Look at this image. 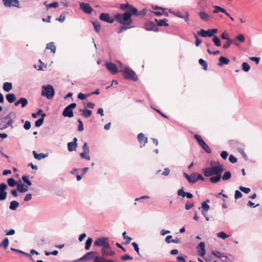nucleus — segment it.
Listing matches in <instances>:
<instances>
[{"label": "nucleus", "instance_id": "f257e3e1", "mask_svg": "<svg viewBox=\"0 0 262 262\" xmlns=\"http://www.w3.org/2000/svg\"><path fill=\"white\" fill-rule=\"evenodd\" d=\"M115 20L121 25L129 26H132L131 25L133 23L132 18H130V15L125 12L123 14L120 13L116 14L115 15Z\"/></svg>", "mask_w": 262, "mask_h": 262}, {"label": "nucleus", "instance_id": "f03ea898", "mask_svg": "<svg viewBox=\"0 0 262 262\" xmlns=\"http://www.w3.org/2000/svg\"><path fill=\"white\" fill-rule=\"evenodd\" d=\"M122 73L125 79L130 80L133 81H137L138 79V77L136 73L129 67H125L122 71Z\"/></svg>", "mask_w": 262, "mask_h": 262}, {"label": "nucleus", "instance_id": "7ed1b4c3", "mask_svg": "<svg viewBox=\"0 0 262 262\" xmlns=\"http://www.w3.org/2000/svg\"><path fill=\"white\" fill-rule=\"evenodd\" d=\"M194 138L198 142L199 145L207 154H210L211 152V149L210 148L209 146L206 144V143L204 141V140L202 139L200 135L195 134L194 135Z\"/></svg>", "mask_w": 262, "mask_h": 262}, {"label": "nucleus", "instance_id": "20e7f679", "mask_svg": "<svg viewBox=\"0 0 262 262\" xmlns=\"http://www.w3.org/2000/svg\"><path fill=\"white\" fill-rule=\"evenodd\" d=\"M15 115L14 112H11L8 115L2 118V122L6 123V124L3 125L2 126V128H6L9 126H11L12 128L13 127L12 124L13 123L14 121L12 118V116H15Z\"/></svg>", "mask_w": 262, "mask_h": 262}, {"label": "nucleus", "instance_id": "39448f33", "mask_svg": "<svg viewBox=\"0 0 262 262\" xmlns=\"http://www.w3.org/2000/svg\"><path fill=\"white\" fill-rule=\"evenodd\" d=\"M120 8L122 10H126L125 13H128L130 15V18H132L133 15L134 6L133 5H130L128 3L126 4H121L120 5Z\"/></svg>", "mask_w": 262, "mask_h": 262}, {"label": "nucleus", "instance_id": "423d86ee", "mask_svg": "<svg viewBox=\"0 0 262 262\" xmlns=\"http://www.w3.org/2000/svg\"><path fill=\"white\" fill-rule=\"evenodd\" d=\"M144 29L148 31H154L157 32L159 31V28L155 23L149 21L146 22L144 25Z\"/></svg>", "mask_w": 262, "mask_h": 262}, {"label": "nucleus", "instance_id": "0eeeda50", "mask_svg": "<svg viewBox=\"0 0 262 262\" xmlns=\"http://www.w3.org/2000/svg\"><path fill=\"white\" fill-rule=\"evenodd\" d=\"M99 19L103 21L112 24L115 21V16L111 17L108 13H101L99 17Z\"/></svg>", "mask_w": 262, "mask_h": 262}, {"label": "nucleus", "instance_id": "6e6552de", "mask_svg": "<svg viewBox=\"0 0 262 262\" xmlns=\"http://www.w3.org/2000/svg\"><path fill=\"white\" fill-rule=\"evenodd\" d=\"M216 164L215 166L211 167L212 170L213 175L214 174H220L222 175V173L224 171L223 166L220 164L219 162H216Z\"/></svg>", "mask_w": 262, "mask_h": 262}, {"label": "nucleus", "instance_id": "1a4fd4ad", "mask_svg": "<svg viewBox=\"0 0 262 262\" xmlns=\"http://www.w3.org/2000/svg\"><path fill=\"white\" fill-rule=\"evenodd\" d=\"M8 188L6 184L2 183L0 184V201H4L7 197V192L6 189Z\"/></svg>", "mask_w": 262, "mask_h": 262}, {"label": "nucleus", "instance_id": "9d476101", "mask_svg": "<svg viewBox=\"0 0 262 262\" xmlns=\"http://www.w3.org/2000/svg\"><path fill=\"white\" fill-rule=\"evenodd\" d=\"M80 8L83 12L90 14L93 11V9L89 3H81L80 4Z\"/></svg>", "mask_w": 262, "mask_h": 262}, {"label": "nucleus", "instance_id": "9b49d317", "mask_svg": "<svg viewBox=\"0 0 262 262\" xmlns=\"http://www.w3.org/2000/svg\"><path fill=\"white\" fill-rule=\"evenodd\" d=\"M106 68L107 70L111 72L112 74H115L118 73V68L117 65L112 62H106L105 63Z\"/></svg>", "mask_w": 262, "mask_h": 262}, {"label": "nucleus", "instance_id": "f8f14e48", "mask_svg": "<svg viewBox=\"0 0 262 262\" xmlns=\"http://www.w3.org/2000/svg\"><path fill=\"white\" fill-rule=\"evenodd\" d=\"M4 5L6 7H16L20 8L19 2L18 0H3Z\"/></svg>", "mask_w": 262, "mask_h": 262}, {"label": "nucleus", "instance_id": "ddd939ff", "mask_svg": "<svg viewBox=\"0 0 262 262\" xmlns=\"http://www.w3.org/2000/svg\"><path fill=\"white\" fill-rule=\"evenodd\" d=\"M198 249V252L199 253V255L200 256H203L205 255L206 253L205 250V244L203 242H201L196 247Z\"/></svg>", "mask_w": 262, "mask_h": 262}, {"label": "nucleus", "instance_id": "4468645a", "mask_svg": "<svg viewBox=\"0 0 262 262\" xmlns=\"http://www.w3.org/2000/svg\"><path fill=\"white\" fill-rule=\"evenodd\" d=\"M211 254L219 258H221L223 261H226L228 258L225 253L220 251H212Z\"/></svg>", "mask_w": 262, "mask_h": 262}, {"label": "nucleus", "instance_id": "2eb2a0df", "mask_svg": "<svg viewBox=\"0 0 262 262\" xmlns=\"http://www.w3.org/2000/svg\"><path fill=\"white\" fill-rule=\"evenodd\" d=\"M133 16L136 17H143L145 15L146 10L145 9H142L141 10L139 11L138 9L136 7H134L133 8Z\"/></svg>", "mask_w": 262, "mask_h": 262}, {"label": "nucleus", "instance_id": "dca6fc26", "mask_svg": "<svg viewBox=\"0 0 262 262\" xmlns=\"http://www.w3.org/2000/svg\"><path fill=\"white\" fill-rule=\"evenodd\" d=\"M178 195L182 196L183 198L186 197L187 199H191L193 197V194L188 192H185L183 190V187L179 189L178 191Z\"/></svg>", "mask_w": 262, "mask_h": 262}, {"label": "nucleus", "instance_id": "f3484780", "mask_svg": "<svg viewBox=\"0 0 262 262\" xmlns=\"http://www.w3.org/2000/svg\"><path fill=\"white\" fill-rule=\"evenodd\" d=\"M108 238L106 237L102 236L97 238L94 243V245L98 247H102L105 241H108Z\"/></svg>", "mask_w": 262, "mask_h": 262}, {"label": "nucleus", "instance_id": "a211bd4d", "mask_svg": "<svg viewBox=\"0 0 262 262\" xmlns=\"http://www.w3.org/2000/svg\"><path fill=\"white\" fill-rule=\"evenodd\" d=\"M32 153L34 158L37 160H41L49 156L48 152L37 154L35 150H33Z\"/></svg>", "mask_w": 262, "mask_h": 262}, {"label": "nucleus", "instance_id": "6ab92c4d", "mask_svg": "<svg viewBox=\"0 0 262 262\" xmlns=\"http://www.w3.org/2000/svg\"><path fill=\"white\" fill-rule=\"evenodd\" d=\"M62 115L65 117L72 118L74 116L73 111L66 106L63 111Z\"/></svg>", "mask_w": 262, "mask_h": 262}, {"label": "nucleus", "instance_id": "aec40b11", "mask_svg": "<svg viewBox=\"0 0 262 262\" xmlns=\"http://www.w3.org/2000/svg\"><path fill=\"white\" fill-rule=\"evenodd\" d=\"M197 33L198 35H199L203 37H212L210 29H208L207 30H205L204 29H201L199 31H198Z\"/></svg>", "mask_w": 262, "mask_h": 262}, {"label": "nucleus", "instance_id": "412c9836", "mask_svg": "<svg viewBox=\"0 0 262 262\" xmlns=\"http://www.w3.org/2000/svg\"><path fill=\"white\" fill-rule=\"evenodd\" d=\"M138 139L141 144L143 143V145L140 146L141 147L144 146L147 143L148 139L147 137H145L143 133H140L138 135Z\"/></svg>", "mask_w": 262, "mask_h": 262}, {"label": "nucleus", "instance_id": "4be33fe9", "mask_svg": "<svg viewBox=\"0 0 262 262\" xmlns=\"http://www.w3.org/2000/svg\"><path fill=\"white\" fill-rule=\"evenodd\" d=\"M198 15L200 19L204 21H208L210 19V16L204 11H200Z\"/></svg>", "mask_w": 262, "mask_h": 262}, {"label": "nucleus", "instance_id": "5701e85b", "mask_svg": "<svg viewBox=\"0 0 262 262\" xmlns=\"http://www.w3.org/2000/svg\"><path fill=\"white\" fill-rule=\"evenodd\" d=\"M79 111L81 112V115L86 118H89L92 114V111L86 108L80 109Z\"/></svg>", "mask_w": 262, "mask_h": 262}, {"label": "nucleus", "instance_id": "b1692460", "mask_svg": "<svg viewBox=\"0 0 262 262\" xmlns=\"http://www.w3.org/2000/svg\"><path fill=\"white\" fill-rule=\"evenodd\" d=\"M230 62V60L224 57V56H221L219 58V62L217 63L219 66H222L224 64H228Z\"/></svg>", "mask_w": 262, "mask_h": 262}, {"label": "nucleus", "instance_id": "393cba45", "mask_svg": "<svg viewBox=\"0 0 262 262\" xmlns=\"http://www.w3.org/2000/svg\"><path fill=\"white\" fill-rule=\"evenodd\" d=\"M42 89L41 95L46 96L48 99H49V84L43 85Z\"/></svg>", "mask_w": 262, "mask_h": 262}, {"label": "nucleus", "instance_id": "a878e982", "mask_svg": "<svg viewBox=\"0 0 262 262\" xmlns=\"http://www.w3.org/2000/svg\"><path fill=\"white\" fill-rule=\"evenodd\" d=\"M214 175H215L214 176H212V177H210L209 180L211 183L215 184L220 181L221 178H222V175H220V174H214Z\"/></svg>", "mask_w": 262, "mask_h": 262}, {"label": "nucleus", "instance_id": "bb28decb", "mask_svg": "<svg viewBox=\"0 0 262 262\" xmlns=\"http://www.w3.org/2000/svg\"><path fill=\"white\" fill-rule=\"evenodd\" d=\"M203 173L204 175L206 177H210L213 176V173L212 172V170L211 169V167H207L203 169Z\"/></svg>", "mask_w": 262, "mask_h": 262}, {"label": "nucleus", "instance_id": "cd10ccee", "mask_svg": "<svg viewBox=\"0 0 262 262\" xmlns=\"http://www.w3.org/2000/svg\"><path fill=\"white\" fill-rule=\"evenodd\" d=\"M101 252L102 256L104 258V257H107L110 256H113L115 254V252L113 251H107V250H104L103 249H101Z\"/></svg>", "mask_w": 262, "mask_h": 262}, {"label": "nucleus", "instance_id": "c85d7f7f", "mask_svg": "<svg viewBox=\"0 0 262 262\" xmlns=\"http://www.w3.org/2000/svg\"><path fill=\"white\" fill-rule=\"evenodd\" d=\"M6 98L7 100L11 103L14 102L16 100L15 95L13 93L8 94L6 95Z\"/></svg>", "mask_w": 262, "mask_h": 262}, {"label": "nucleus", "instance_id": "c756f323", "mask_svg": "<svg viewBox=\"0 0 262 262\" xmlns=\"http://www.w3.org/2000/svg\"><path fill=\"white\" fill-rule=\"evenodd\" d=\"M17 190L21 193L25 192L28 191V187L27 185H25L24 184L17 185Z\"/></svg>", "mask_w": 262, "mask_h": 262}, {"label": "nucleus", "instance_id": "7c9ffc66", "mask_svg": "<svg viewBox=\"0 0 262 262\" xmlns=\"http://www.w3.org/2000/svg\"><path fill=\"white\" fill-rule=\"evenodd\" d=\"M12 88V84L11 82H5L3 84V90L5 92H9Z\"/></svg>", "mask_w": 262, "mask_h": 262}, {"label": "nucleus", "instance_id": "2f4dec72", "mask_svg": "<svg viewBox=\"0 0 262 262\" xmlns=\"http://www.w3.org/2000/svg\"><path fill=\"white\" fill-rule=\"evenodd\" d=\"M19 206V203L16 201H12L10 202L9 209L11 210H16Z\"/></svg>", "mask_w": 262, "mask_h": 262}, {"label": "nucleus", "instance_id": "473e14b6", "mask_svg": "<svg viewBox=\"0 0 262 262\" xmlns=\"http://www.w3.org/2000/svg\"><path fill=\"white\" fill-rule=\"evenodd\" d=\"M77 147V144H76L72 142L68 143V149L69 151L76 150Z\"/></svg>", "mask_w": 262, "mask_h": 262}, {"label": "nucleus", "instance_id": "72a5a7b5", "mask_svg": "<svg viewBox=\"0 0 262 262\" xmlns=\"http://www.w3.org/2000/svg\"><path fill=\"white\" fill-rule=\"evenodd\" d=\"M96 253L95 252H94V251H90V252H89L88 253H86L85 254H84L83 256H84V258H85L86 259V260H88V259H91L92 258H94V254H96Z\"/></svg>", "mask_w": 262, "mask_h": 262}, {"label": "nucleus", "instance_id": "f704fd0d", "mask_svg": "<svg viewBox=\"0 0 262 262\" xmlns=\"http://www.w3.org/2000/svg\"><path fill=\"white\" fill-rule=\"evenodd\" d=\"M104 258L103 257H101L99 256H96L94 257V262H114V260L112 259H106V261H103L100 260H104Z\"/></svg>", "mask_w": 262, "mask_h": 262}, {"label": "nucleus", "instance_id": "c9c22d12", "mask_svg": "<svg viewBox=\"0 0 262 262\" xmlns=\"http://www.w3.org/2000/svg\"><path fill=\"white\" fill-rule=\"evenodd\" d=\"M197 173L193 172L190 174V179L188 181V182L192 184L195 183L196 181Z\"/></svg>", "mask_w": 262, "mask_h": 262}, {"label": "nucleus", "instance_id": "e433bc0d", "mask_svg": "<svg viewBox=\"0 0 262 262\" xmlns=\"http://www.w3.org/2000/svg\"><path fill=\"white\" fill-rule=\"evenodd\" d=\"M231 177V173L230 171H226L224 172L223 176H222V178L223 180L224 181H227L229 180Z\"/></svg>", "mask_w": 262, "mask_h": 262}, {"label": "nucleus", "instance_id": "4c0bfd02", "mask_svg": "<svg viewBox=\"0 0 262 262\" xmlns=\"http://www.w3.org/2000/svg\"><path fill=\"white\" fill-rule=\"evenodd\" d=\"M168 20L166 18H164L163 19H159V21H158V26H165L168 27L169 24L167 23Z\"/></svg>", "mask_w": 262, "mask_h": 262}, {"label": "nucleus", "instance_id": "58836bf2", "mask_svg": "<svg viewBox=\"0 0 262 262\" xmlns=\"http://www.w3.org/2000/svg\"><path fill=\"white\" fill-rule=\"evenodd\" d=\"M92 24L94 26L95 31L97 33H99L101 30V25L98 21H92Z\"/></svg>", "mask_w": 262, "mask_h": 262}, {"label": "nucleus", "instance_id": "ea45409f", "mask_svg": "<svg viewBox=\"0 0 262 262\" xmlns=\"http://www.w3.org/2000/svg\"><path fill=\"white\" fill-rule=\"evenodd\" d=\"M92 242H93V238L92 237H89L87 239V240L86 241V242H85V248H84L86 250H88L90 249Z\"/></svg>", "mask_w": 262, "mask_h": 262}, {"label": "nucleus", "instance_id": "a19ab883", "mask_svg": "<svg viewBox=\"0 0 262 262\" xmlns=\"http://www.w3.org/2000/svg\"><path fill=\"white\" fill-rule=\"evenodd\" d=\"M212 41L216 47H220L221 46V40L216 35L213 36L212 37Z\"/></svg>", "mask_w": 262, "mask_h": 262}, {"label": "nucleus", "instance_id": "79ce46f5", "mask_svg": "<svg viewBox=\"0 0 262 262\" xmlns=\"http://www.w3.org/2000/svg\"><path fill=\"white\" fill-rule=\"evenodd\" d=\"M201 206H202V212H208V211L210 209V206L209 205H208L207 204H206V202H202Z\"/></svg>", "mask_w": 262, "mask_h": 262}, {"label": "nucleus", "instance_id": "37998d69", "mask_svg": "<svg viewBox=\"0 0 262 262\" xmlns=\"http://www.w3.org/2000/svg\"><path fill=\"white\" fill-rule=\"evenodd\" d=\"M134 26H126V25H123V26H121L119 30H118L117 31V33L118 34H120L121 33L122 31H125V30H126L127 29H130V28H133Z\"/></svg>", "mask_w": 262, "mask_h": 262}, {"label": "nucleus", "instance_id": "c03bdc74", "mask_svg": "<svg viewBox=\"0 0 262 262\" xmlns=\"http://www.w3.org/2000/svg\"><path fill=\"white\" fill-rule=\"evenodd\" d=\"M9 245V239L8 237H6L3 241L2 243L0 244L1 247H4V249L7 248Z\"/></svg>", "mask_w": 262, "mask_h": 262}, {"label": "nucleus", "instance_id": "a18cd8bd", "mask_svg": "<svg viewBox=\"0 0 262 262\" xmlns=\"http://www.w3.org/2000/svg\"><path fill=\"white\" fill-rule=\"evenodd\" d=\"M199 63L200 64H201L202 66L203 67V69L204 70H207L208 64H207V62L205 60H204L202 58H200L199 60Z\"/></svg>", "mask_w": 262, "mask_h": 262}, {"label": "nucleus", "instance_id": "49530a36", "mask_svg": "<svg viewBox=\"0 0 262 262\" xmlns=\"http://www.w3.org/2000/svg\"><path fill=\"white\" fill-rule=\"evenodd\" d=\"M242 69L245 72H248L250 69V65L246 62H244L242 63Z\"/></svg>", "mask_w": 262, "mask_h": 262}, {"label": "nucleus", "instance_id": "de8ad7c7", "mask_svg": "<svg viewBox=\"0 0 262 262\" xmlns=\"http://www.w3.org/2000/svg\"><path fill=\"white\" fill-rule=\"evenodd\" d=\"M216 236L218 237H220L222 238L223 239H225L226 238L228 237L229 236V235H227L225 232L224 231H221L216 234Z\"/></svg>", "mask_w": 262, "mask_h": 262}, {"label": "nucleus", "instance_id": "09e8293b", "mask_svg": "<svg viewBox=\"0 0 262 262\" xmlns=\"http://www.w3.org/2000/svg\"><path fill=\"white\" fill-rule=\"evenodd\" d=\"M122 236L123 238L125 239V242L124 243L125 244H128L130 242L132 238L126 235V233L125 231L123 232Z\"/></svg>", "mask_w": 262, "mask_h": 262}, {"label": "nucleus", "instance_id": "8fccbe9b", "mask_svg": "<svg viewBox=\"0 0 262 262\" xmlns=\"http://www.w3.org/2000/svg\"><path fill=\"white\" fill-rule=\"evenodd\" d=\"M19 103L21 104V107H25L28 103V100L25 98H20L19 99Z\"/></svg>", "mask_w": 262, "mask_h": 262}, {"label": "nucleus", "instance_id": "3c124183", "mask_svg": "<svg viewBox=\"0 0 262 262\" xmlns=\"http://www.w3.org/2000/svg\"><path fill=\"white\" fill-rule=\"evenodd\" d=\"M80 156L81 159H85L87 160H90L91 159V157L89 154H87V152L85 151L80 153Z\"/></svg>", "mask_w": 262, "mask_h": 262}, {"label": "nucleus", "instance_id": "603ef678", "mask_svg": "<svg viewBox=\"0 0 262 262\" xmlns=\"http://www.w3.org/2000/svg\"><path fill=\"white\" fill-rule=\"evenodd\" d=\"M7 182L10 187H14L16 184V181L12 178L8 179Z\"/></svg>", "mask_w": 262, "mask_h": 262}, {"label": "nucleus", "instance_id": "864d4df0", "mask_svg": "<svg viewBox=\"0 0 262 262\" xmlns=\"http://www.w3.org/2000/svg\"><path fill=\"white\" fill-rule=\"evenodd\" d=\"M169 12L171 14H173L174 16L178 17H179V18H182L183 17L182 16L183 15L181 14V12L179 11H173L171 9H169Z\"/></svg>", "mask_w": 262, "mask_h": 262}, {"label": "nucleus", "instance_id": "5fc2aeb1", "mask_svg": "<svg viewBox=\"0 0 262 262\" xmlns=\"http://www.w3.org/2000/svg\"><path fill=\"white\" fill-rule=\"evenodd\" d=\"M90 95H91V94H89L86 95V94H83L82 93H79L78 94L77 98H78V99H79L80 100H83L85 99L88 96H89Z\"/></svg>", "mask_w": 262, "mask_h": 262}, {"label": "nucleus", "instance_id": "6e6d98bb", "mask_svg": "<svg viewBox=\"0 0 262 262\" xmlns=\"http://www.w3.org/2000/svg\"><path fill=\"white\" fill-rule=\"evenodd\" d=\"M77 122H78V130L79 132H82L83 130V123L82 121L81 120V119H78L77 120Z\"/></svg>", "mask_w": 262, "mask_h": 262}, {"label": "nucleus", "instance_id": "4d7b16f0", "mask_svg": "<svg viewBox=\"0 0 262 262\" xmlns=\"http://www.w3.org/2000/svg\"><path fill=\"white\" fill-rule=\"evenodd\" d=\"M22 179L24 182H25L27 186H31L32 185L31 182L29 180V177L28 176H23Z\"/></svg>", "mask_w": 262, "mask_h": 262}, {"label": "nucleus", "instance_id": "13d9d810", "mask_svg": "<svg viewBox=\"0 0 262 262\" xmlns=\"http://www.w3.org/2000/svg\"><path fill=\"white\" fill-rule=\"evenodd\" d=\"M232 43V40L231 39L227 40V41L226 42V43L223 45V48L224 49H228L231 43Z\"/></svg>", "mask_w": 262, "mask_h": 262}, {"label": "nucleus", "instance_id": "bf43d9fd", "mask_svg": "<svg viewBox=\"0 0 262 262\" xmlns=\"http://www.w3.org/2000/svg\"><path fill=\"white\" fill-rule=\"evenodd\" d=\"M239 189L240 190H241L242 191H243V192H244L246 194L249 193L250 191V189L249 188L245 187L242 186H239Z\"/></svg>", "mask_w": 262, "mask_h": 262}, {"label": "nucleus", "instance_id": "052dcab7", "mask_svg": "<svg viewBox=\"0 0 262 262\" xmlns=\"http://www.w3.org/2000/svg\"><path fill=\"white\" fill-rule=\"evenodd\" d=\"M193 35L195 39V45L196 47H198L201 45L202 40L198 37V36L195 33H193Z\"/></svg>", "mask_w": 262, "mask_h": 262}, {"label": "nucleus", "instance_id": "680f3d73", "mask_svg": "<svg viewBox=\"0 0 262 262\" xmlns=\"http://www.w3.org/2000/svg\"><path fill=\"white\" fill-rule=\"evenodd\" d=\"M121 259L123 260L126 261L128 260H133V257L129 255L126 254L121 257Z\"/></svg>", "mask_w": 262, "mask_h": 262}, {"label": "nucleus", "instance_id": "e2e57ef3", "mask_svg": "<svg viewBox=\"0 0 262 262\" xmlns=\"http://www.w3.org/2000/svg\"><path fill=\"white\" fill-rule=\"evenodd\" d=\"M43 122V118H39L37 120L35 121V126L36 127H40L42 125Z\"/></svg>", "mask_w": 262, "mask_h": 262}, {"label": "nucleus", "instance_id": "0e129e2a", "mask_svg": "<svg viewBox=\"0 0 262 262\" xmlns=\"http://www.w3.org/2000/svg\"><path fill=\"white\" fill-rule=\"evenodd\" d=\"M111 248V246L107 241H105L103 245L102 246L101 249H103L104 250H107L108 249Z\"/></svg>", "mask_w": 262, "mask_h": 262}, {"label": "nucleus", "instance_id": "69168bd1", "mask_svg": "<svg viewBox=\"0 0 262 262\" xmlns=\"http://www.w3.org/2000/svg\"><path fill=\"white\" fill-rule=\"evenodd\" d=\"M242 196H243V194L239 190H235L234 198L236 200L242 198Z\"/></svg>", "mask_w": 262, "mask_h": 262}, {"label": "nucleus", "instance_id": "338daca9", "mask_svg": "<svg viewBox=\"0 0 262 262\" xmlns=\"http://www.w3.org/2000/svg\"><path fill=\"white\" fill-rule=\"evenodd\" d=\"M132 245L133 246L134 250L137 253V254L140 255V253H139L140 249L139 248L138 245L135 242H133L132 244Z\"/></svg>", "mask_w": 262, "mask_h": 262}, {"label": "nucleus", "instance_id": "774afa93", "mask_svg": "<svg viewBox=\"0 0 262 262\" xmlns=\"http://www.w3.org/2000/svg\"><path fill=\"white\" fill-rule=\"evenodd\" d=\"M50 51L55 53L56 51V47L55 46L54 42H50Z\"/></svg>", "mask_w": 262, "mask_h": 262}]
</instances>
